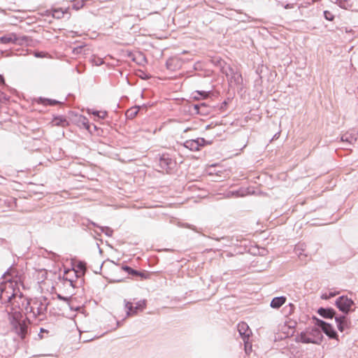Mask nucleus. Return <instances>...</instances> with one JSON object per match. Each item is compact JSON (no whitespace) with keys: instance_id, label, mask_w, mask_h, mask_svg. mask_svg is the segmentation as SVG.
Instances as JSON below:
<instances>
[{"instance_id":"obj_16","label":"nucleus","mask_w":358,"mask_h":358,"mask_svg":"<svg viewBox=\"0 0 358 358\" xmlns=\"http://www.w3.org/2000/svg\"><path fill=\"white\" fill-rule=\"evenodd\" d=\"M306 245L303 243H299L297 245H296V246H295L294 252H295L296 255L301 260H303V257L307 256L306 254L303 253V252L306 250Z\"/></svg>"},{"instance_id":"obj_47","label":"nucleus","mask_w":358,"mask_h":358,"mask_svg":"<svg viewBox=\"0 0 358 358\" xmlns=\"http://www.w3.org/2000/svg\"><path fill=\"white\" fill-rule=\"evenodd\" d=\"M189 130H191V128L187 127V128H186V129L184 130V133H186V132H187V131H189Z\"/></svg>"},{"instance_id":"obj_49","label":"nucleus","mask_w":358,"mask_h":358,"mask_svg":"<svg viewBox=\"0 0 358 358\" xmlns=\"http://www.w3.org/2000/svg\"><path fill=\"white\" fill-rule=\"evenodd\" d=\"M210 128V125H207L206 127V129H209Z\"/></svg>"},{"instance_id":"obj_14","label":"nucleus","mask_w":358,"mask_h":358,"mask_svg":"<svg viewBox=\"0 0 358 358\" xmlns=\"http://www.w3.org/2000/svg\"><path fill=\"white\" fill-rule=\"evenodd\" d=\"M286 301L287 298L285 296H276L271 300L270 306L272 308L278 309L286 302Z\"/></svg>"},{"instance_id":"obj_1","label":"nucleus","mask_w":358,"mask_h":358,"mask_svg":"<svg viewBox=\"0 0 358 358\" xmlns=\"http://www.w3.org/2000/svg\"><path fill=\"white\" fill-rule=\"evenodd\" d=\"M8 318L15 332L22 339H24L28 333L29 322L26 320H22V315L19 311L9 314Z\"/></svg>"},{"instance_id":"obj_11","label":"nucleus","mask_w":358,"mask_h":358,"mask_svg":"<svg viewBox=\"0 0 358 358\" xmlns=\"http://www.w3.org/2000/svg\"><path fill=\"white\" fill-rule=\"evenodd\" d=\"M193 108L195 113L201 115H207L211 111L210 107L205 102L194 104Z\"/></svg>"},{"instance_id":"obj_42","label":"nucleus","mask_w":358,"mask_h":358,"mask_svg":"<svg viewBox=\"0 0 358 358\" xmlns=\"http://www.w3.org/2000/svg\"><path fill=\"white\" fill-rule=\"evenodd\" d=\"M284 8L285 9H289V8H293V4H291V3H287Z\"/></svg>"},{"instance_id":"obj_30","label":"nucleus","mask_w":358,"mask_h":358,"mask_svg":"<svg viewBox=\"0 0 358 358\" xmlns=\"http://www.w3.org/2000/svg\"><path fill=\"white\" fill-rule=\"evenodd\" d=\"M92 62L93 64H94L96 66H100L101 64H102L103 63V61L102 58L94 57V58L92 59Z\"/></svg>"},{"instance_id":"obj_3","label":"nucleus","mask_w":358,"mask_h":358,"mask_svg":"<svg viewBox=\"0 0 358 358\" xmlns=\"http://www.w3.org/2000/svg\"><path fill=\"white\" fill-rule=\"evenodd\" d=\"M336 306L345 314L352 310V307L355 305L354 301L346 296H339L335 302Z\"/></svg>"},{"instance_id":"obj_15","label":"nucleus","mask_w":358,"mask_h":358,"mask_svg":"<svg viewBox=\"0 0 358 358\" xmlns=\"http://www.w3.org/2000/svg\"><path fill=\"white\" fill-rule=\"evenodd\" d=\"M122 270L127 272L129 275L132 276H140L141 278H145V274L140 272L139 271L135 270L127 265H123L121 267Z\"/></svg>"},{"instance_id":"obj_48","label":"nucleus","mask_w":358,"mask_h":358,"mask_svg":"<svg viewBox=\"0 0 358 358\" xmlns=\"http://www.w3.org/2000/svg\"><path fill=\"white\" fill-rule=\"evenodd\" d=\"M289 306H290L291 308H292V307H294V305H293L292 303H289Z\"/></svg>"},{"instance_id":"obj_22","label":"nucleus","mask_w":358,"mask_h":358,"mask_svg":"<svg viewBox=\"0 0 358 358\" xmlns=\"http://www.w3.org/2000/svg\"><path fill=\"white\" fill-rule=\"evenodd\" d=\"M52 15L54 18L61 19L64 17V14L66 13V10H64L61 8H54L51 10Z\"/></svg>"},{"instance_id":"obj_4","label":"nucleus","mask_w":358,"mask_h":358,"mask_svg":"<svg viewBox=\"0 0 358 358\" xmlns=\"http://www.w3.org/2000/svg\"><path fill=\"white\" fill-rule=\"evenodd\" d=\"M313 320H315V326L320 328L329 338L337 337V332L330 324L315 317H313Z\"/></svg>"},{"instance_id":"obj_38","label":"nucleus","mask_w":358,"mask_h":358,"mask_svg":"<svg viewBox=\"0 0 358 358\" xmlns=\"http://www.w3.org/2000/svg\"><path fill=\"white\" fill-rule=\"evenodd\" d=\"M34 56L36 57H39V58H41V57H44V53L43 52H36L34 53Z\"/></svg>"},{"instance_id":"obj_33","label":"nucleus","mask_w":358,"mask_h":358,"mask_svg":"<svg viewBox=\"0 0 358 358\" xmlns=\"http://www.w3.org/2000/svg\"><path fill=\"white\" fill-rule=\"evenodd\" d=\"M245 342V353L249 355L251 351H252V345H250V346L248 345V343L245 340L244 341Z\"/></svg>"},{"instance_id":"obj_31","label":"nucleus","mask_w":358,"mask_h":358,"mask_svg":"<svg viewBox=\"0 0 358 358\" xmlns=\"http://www.w3.org/2000/svg\"><path fill=\"white\" fill-rule=\"evenodd\" d=\"M83 48H84V46H83V45L77 46L73 49V53L74 55L82 54Z\"/></svg>"},{"instance_id":"obj_23","label":"nucleus","mask_w":358,"mask_h":358,"mask_svg":"<svg viewBox=\"0 0 358 358\" xmlns=\"http://www.w3.org/2000/svg\"><path fill=\"white\" fill-rule=\"evenodd\" d=\"M55 125L64 127L68 124L66 117L63 116H57L53 119Z\"/></svg>"},{"instance_id":"obj_35","label":"nucleus","mask_w":358,"mask_h":358,"mask_svg":"<svg viewBox=\"0 0 358 358\" xmlns=\"http://www.w3.org/2000/svg\"><path fill=\"white\" fill-rule=\"evenodd\" d=\"M57 299H59V300L61 301H65V302H69V297H66V296H64L59 294H57Z\"/></svg>"},{"instance_id":"obj_27","label":"nucleus","mask_w":358,"mask_h":358,"mask_svg":"<svg viewBox=\"0 0 358 358\" xmlns=\"http://www.w3.org/2000/svg\"><path fill=\"white\" fill-rule=\"evenodd\" d=\"M92 114L95 116H97L98 117H99L101 119H104L107 115V112L96 110V111H94L92 113Z\"/></svg>"},{"instance_id":"obj_8","label":"nucleus","mask_w":358,"mask_h":358,"mask_svg":"<svg viewBox=\"0 0 358 358\" xmlns=\"http://www.w3.org/2000/svg\"><path fill=\"white\" fill-rule=\"evenodd\" d=\"M312 334L313 336H316V338H313L310 336H306V335L301 334V342L304 343L319 344L322 341L323 336L319 329H313Z\"/></svg>"},{"instance_id":"obj_13","label":"nucleus","mask_w":358,"mask_h":358,"mask_svg":"<svg viewBox=\"0 0 358 358\" xmlns=\"http://www.w3.org/2000/svg\"><path fill=\"white\" fill-rule=\"evenodd\" d=\"M317 313L322 317L326 319H332L336 315V310L332 308H320Z\"/></svg>"},{"instance_id":"obj_46","label":"nucleus","mask_w":358,"mask_h":358,"mask_svg":"<svg viewBox=\"0 0 358 358\" xmlns=\"http://www.w3.org/2000/svg\"><path fill=\"white\" fill-rule=\"evenodd\" d=\"M3 98H5V94L0 90V100H1Z\"/></svg>"},{"instance_id":"obj_34","label":"nucleus","mask_w":358,"mask_h":358,"mask_svg":"<svg viewBox=\"0 0 358 358\" xmlns=\"http://www.w3.org/2000/svg\"><path fill=\"white\" fill-rule=\"evenodd\" d=\"M71 273L66 274V275H71ZM66 280H68L70 282L71 286L74 287V280L71 278V275H69V278L68 276L66 277Z\"/></svg>"},{"instance_id":"obj_45","label":"nucleus","mask_w":358,"mask_h":358,"mask_svg":"<svg viewBox=\"0 0 358 358\" xmlns=\"http://www.w3.org/2000/svg\"><path fill=\"white\" fill-rule=\"evenodd\" d=\"M193 98H194V99H196V100H199V98H200V96H199V95H198V94H194V93H193Z\"/></svg>"},{"instance_id":"obj_19","label":"nucleus","mask_w":358,"mask_h":358,"mask_svg":"<svg viewBox=\"0 0 358 358\" xmlns=\"http://www.w3.org/2000/svg\"><path fill=\"white\" fill-rule=\"evenodd\" d=\"M15 34L10 33L0 37V43L3 44L14 43Z\"/></svg>"},{"instance_id":"obj_43","label":"nucleus","mask_w":358,"mask_h":358,"mask_svg":"<svg viewBox=\"0 0 358 358\" xmlns=\"http://www.w3.org/2000/svg\"><path fill=\"white\" fill-rule=\"evenodd\" d=\"M280 132H278V133H276L275 134H274V136H273V138H272V140L273 141V140H275V139L278 138H279V136H280Z\"/></svg>"},{"instance_id":"obj_18","label":"nucleus","mask_w":358,"mask_h":358,"mask_svg":"<svg viewBox=\"0 0 358 358\" xmlns=\"http://www.w3.org/2000/svg\"><path fill=\"white\" fill-rule=\"evenodd\" d=\"M139 109L140 106H135L129 108L125 113L127 118L130 120L134 119L138 115Z\"/></svg>"},{"instance_id":"obj_41","label":"nucleus","mask_w":358,"mask_h":358,"mask_svg":"<svg viewBox=\"0 0 358 358\" xmlns=\"http://www.w3.org/2000/svg\"><path fill=\"white\" fill-rule=\"evenodd\" d=\"M245 17L247 19L246 20H243V21H244V22H250V21L253 20V19L250 16H249V15H248L246 14L245 15Z\"/></svg>"},{"instance_id":"obj_28","label":"nucleus","mask_w":358,"mask_h":358,"mask_svg":"<svg viewBox=\"0 0 358 358\" xmlns=\"http://www.w3.org/2000/svg\"><path fill=\"white\" fill-rule=\"evenodd\" d=\"M244 194L243 193L241 192V190H236V191H230L229 193H228V196H236V197H238V196H243Z\"/></svg>"},{"instance_id":"obj_7","label":"nucleus","mask_w":358,"mask_h":358,"mask_svg":"<svg viewBox=\"0 0 358 358\" xmlns=\"http://www.w3.org/2000/svg\"><path fill=\"white\" fill-rule=\"evenodd\" d=\"M87 270L86 263L83 261H78L75 264V268L65 271V274L73 273L76 278H81Z\"/></svg>"},{"instance_id":"obj_29","label":"nucleus","mask_w":358,"mask_h":358,"mask_svg":"<svg viewBox=\"0 0 358 358\" xmlns=\"http://www.w3.org/2000/svg\"><path fill=\"white\" fill-rule=\"evenodd\" d=\"M324 17L326 20L329 21H332L334 19V15L330 11L328 10L324 11Z\"/></svg>"},{"instance_id":"obj_37","label":"nucleus","mask_w":358,"mask_h":358,"mask_svg":"<svg viewBox=\"0 0 358 358\" xmlns=\"http://www.w3.org/2000/svg\"><path fill=\"white\" fill-rule=\"evenodd\" d=\"M328 294H329V297H330V299H331V298L334 297L336 295H338L339 294V292H331V291H330V292H328Z\"/></svg>"},{"instance_id":"obj_20","label":"nucleus","mask_w":358,"mask_h":358,"mask_svg":"<svg viewBox=\"0 0 358 358\" xmlns=\"http://www.w3.org/2000/svg\"><path fill=\"white\" fill-rule=\"evenodd\" d=\"M91 224L93 225L94 227L99 228L101 232L104 233L108 237H111L113 234V230L109 227H101L93 222H91Z\"/></svg>"},{"instance_id":"obj_10","label":"nucleus","mask_w":358,"mask_h":358,"mask_svg":"<svg viewBox=\"0 0 358 358\" xmlns=\"http://www.w3.org/2000/svg\"><path fill=\"white\" fill-rule=\"evenodd\" d=\"M341 141L343 143H345L344 149L351 150L349 146H355L357 141V134L347 132L341 136Z\"/></svg>"},{"instance_id":"obj_26","label":"nucleus","mask_w":358,"mask_h":358,"mask_svg":"<svg viewBox=\"0 0 358 358\" xmlns=\"http://www.w3.org/2000/svg\"><path fill=\"white\" fill-rule=\"evenodd\" d=\"M133 61L136 62L138 64H143V62H145V57L141 55L138 54L137 57L133 58Z\"/></svg>"},{"instance_id":"obj_24","label":"nucleus","mask_w":358,"mask_h":358,"mask_svg":"<svg viewBox=\"0 0 358 358\" xmlns=\"http://www.w3.org/2000/svg\"><path fill=\"white\" fill-rule=\"evenodd\" d=\"M29 41V37L27 36H17L15 34V40L14 41V44L17 45H23L24 43H28Z\"/></svg>"},{"instance_id":"obj_12","label":"nucleus","mask_w":358,"mask_h":358,"mask_svg":"<svg viewBox=\"0 0 358 358\" xmlns=\"http://www.w3.org/2000/svg\"><path fill=\"white\" fill-rule=\"evenodd\" d=\"M237 329L243 341H245V338H249L252 332L247 323L244 322H240L237 326Z\"/></svg>"},{"instance_id":"obj_25","label":"nucleus","mask_w":358,"mask_h":358,"mask_svg":"<svg viewBox=\"0 0 358 358\" xmlns=\"http://www.w3.org/2000/svg\"><path fill=\"white\" fill-rule=\"evenodd\" d=\"M338 5L340 7L345 9H348L352 7V4L348 0H339Z\"/></svg>"},{"instance_id":"obj_40","label":"nucleus","mask_w":358,"mask_h":358,"mask_svg":"<svg viewBox=\"0 0 358 358\" xmlns=\"http://www.w3.org/2000/svg\"><path fill=\"white\" fill-rule=\"evenodd\" d=\"M84 120V121H83V124H84L85 127L87 129H90V124H89L88 122H85V121H86V119H85V118H84V120Z\"/></svg>"},{"instance_id":"obj_39","label":"nucleus","mask_w":358,"mask_h":358,"mask_svg":"<svg viewBox=\"0 0 358 358\" xmlns=\"http://www.w3.org/2000/svg\"><path fill=\"white\" fill-rule=\"evenodd\" d=\"M321 298H322V299H325V300H328V299H330V297H329V294H328V292H326V293L322 294V296H321Z\"/></svg>"},{"instance_id":"obj_9","label":"nucleus","mask_w":358,"mask_h":358,"mask_svg":"<svg viewBox=\"0 0 358 358\" xmlns=\"http://www.w3.org/2000/svg\"><path fill=\"white\" fill-rule=\"evenodd\" d=\"M175 162L169 157V155H162L159 160V165L162 170L167 173L171 171L175 166Z\"/></svg>"},{"instance_id":"obj_2","label":"nucleus","mask_w":358,"mask_h":358,"mask_svg":"<svg viewBox=\"0 0 358 358\" xmlns=\"http://www.w3.org/2000/svg\"><path fill=\"white\" fill-rule=\"evenodd\" d=\"M8 282L0 284V299L1 303H10L15 297V289L13 283L8 280Z\"/></svg>"},{"instance_id":"obj_44","label":"nucleus","mask_w":358,"mask_h":358,"mask_svg":"<svg viewBox=\"0 0 358 358\" xmlns=\"http://www.w3.org/2000/svg\"><path fill=\"white\" fill-rule=\"evenodd\" d=\"M0 84H5L4 78L2 75L0 74Z\"/></svg>"},{"instance_id":"obj_32","label":"nucleus","mask_w":358,"mask_h":358,"mask_svg":"<svg viewBox=\"0 0 358 358\" xmlns=\"http://www.w3.org/2000/svg\"><path fill=\"white\" fill-rule=\"evenodd\" d=\"M194 94H198L200 96H203V98H206L208 96L209 92L206 91H195Z\"/></svg>"},{"instance_id":"obj_36","label":"nucleus","mask_w":358,"mask_h":358,"mask_svg":"<svg viewBox=\"0 0 358 358\" xmlns=\"http://www.w3.org/2000/svg\"><path fill=\"white\" fill-rule=\"evenodd\" d=\"M43 333L49 334V331L43 328H41L40 330V332L38 335L40 339L43 338V337H44L43 335Z\"/></svg>"},{"instance_id":"obj_50","label":"nucleus","mask_w":358,"mask_h":358,"mask_svg":"<svg viewBox=\"0 0 358 358\" xmlns=\"http://www.w3.org/2000/svg\"><path fill=\"white\" fill-rule=\"evenodd\" d=\"M95 233L97 234V235H100V233H98L96 231H95Z\"/></svg>"},{"instance_id":"obj_21","label":"nucleus","mask_w":358,"mask_h":358,"mask_svg":"<svg viewBox=\"0 0 358 358\" xmlns=\"http://www.w3.org/2000/svg\"><path fill=\"white\" fill-rule=\"evenodd\" d=\"M346 317L345 315H341L339 317H335V320L337 324V327L339 331H343L345 329V322Z\"/></svg>"},{"instance_id":"obj_5","label":"nucleus","mask_w":358,"mask_h":358,"mask_svg":"<svg viewBox=\"0 0 358 358\" xmlns=\"http://www.w3.org/2000/svg\"><path fill=\"white\" fill-rule=\"evenodd\" d=\"M207 141L203 138H197L196 139H191L186 141L183 145L185 148L191 151H198L201 147L206 145Z\"/></svg>"},{"instance_id":"obj_6","label":"nucleus","mask_w":358,"mask_h":358,"mask_svg":"<svg viewBox=\"0 0 358 358\" xmlns=\"http://www.w3.org/2000/svg\"><path fill=\"white\" fill-rule=\"evenodd\" d=\"M124 303L127 317L136 315L138 310H143L146 306L145 300L138 301L136 306H134L131 302L127 301L126 300H124Z\"/></svg>"},{"instance_id":"obj_17","label":"nucleus","mask_w":358,"mask_h":358,"mask_svg":"<svg viewBox=\"0 0 358 358\" xmlns=\"http://www.w3.org/2000/svg\"><path fill=\"white\" fill-rule=\"evenodd\" d=\"M37 103H41L45 106H55L57 104H62V102L57 101L55 99H50L43 97H39L37 100Z\"/></svg>"}]
</instances>
